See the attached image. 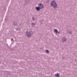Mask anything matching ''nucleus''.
<instances>
[{
	"instance_id": "1",
	"label": "nucleus",
	"mask_w": 77,
	"mask_h": 77,
	"mask_svg": "<svg viewBox=\"0 0 77 77\" xmlns=\"http://www.w3.org/2000/svg\"><path fill=\"white\" fill-rule=\"evenodd\" d=\"M51 5L54 8H56V7H57V4L54 1L51 2Z\"/></svg>"
},
{
	"instance_id": "2",
	"label": "nucleus",
	"mask_w": 77,
	"mask_h": 77,
	"mask_svg": "<svg viewBox=\"0 0 77 77\" xmlns=\"http://www.w3.org/2000/svg\"><path fill=\"white\" fill-rule=\"evenodd\" d=\"M32 32H26V35L28 36H31L32 35Z\"/></svg>"
},
{
	"instance_id": "3",
	"label": "nucleus",
	"mask_w": 77,
	"mask_h": 77,
	"mask_svg": "<svg viewBox=\"0 0 77 77\" xmlns=\"http://www.w3.org/2000/svg\"><path fill=\"white\" fill-rule=\"evenodd\" d=\"M38 6L40 9H42L43 8V5L42 4H40L38 5Z\"/></svg>"
},
{
	"instance_id": "4",
	"label": "nucleus",
	"mask_w": 77,
	"mask_h": 77,
	"mask_svg": "<svg viewBox=\"0 0 77 77\" xmlns=\"http://www.w3.org/2000/svg\"><path fill=\"white\" fill-rule=\"evenodd\" d=\"M54 31L56 33H58L59 34L60 33V32H58L57 30V29H55L54 30Z\"/></svg>"
},
{
	"instance_id": "5",
	"label": "nucleus",
	"mask_w": 77,
	"mask_h": 77,
	"mask_svg": "<svg viewBox=\"0 0 77 77\" xmlns=\"http://www.w3.org/2000/svg\"><path fill=\"white\" fill-rule=\"evenodd\" d=\"M36 9L37 11H39L40 10V9L41 8L39 7H36Z\"/></svg>"
},
{
	"instance_id": "6",
	"label": "nucleus",
	"mask_w": 77,
	"mask_h": 77,
	"mask_svg": "<svg viewBox=\"0 0 77 77\" xmlns=\"http://www.w3.org/2000/svg\"><path fill=\"white\" fill-rule=\"evenodd\" d=\"M62 40L63 41H66V39H65V38L64 37L62 39Z\"/></svg>"
},
{
	"instance_id": "7",
	"label": "nucleus",
	"mask_w": 77,
	"mask_h": 77,
	"mask_svg": "<svg viewBox=\"0 0 77 77\" xmlns=\"http://www.w3.org/2000/svg\"><path fill=\"white\" fill-rule=\"evenodd\" d=\"M55 75H56L57 77H59V74H55Z\"/></svg>"
},
{
	"instance_id": "8",
	"label": "nucleus",
	"mask_w": 77,
	"mask_h": 77,
	"mask_svg": "<svg viewBox=\"0 0 77 77\" xmlns=\"http://www.w3.org/2000/svg\"><path fill=\"white\" fill-rule=\"evenodd\" d=\"M46 51L47 53H49V51L48 50H46Z\"/></svg>"
},
{
	"instance_id": "9",
	"label": "nucleus",
	"mask_w": 77,
	"mask_h": 77,
	"mask_svg": "<svg viewBox=\"0 0 77 77\" xmlns=\"http://www.w3.org/2000/svg\"><path fill=\"white\" fill-rule=\"evenodd\" d=\"M32 25H34V24H35L33 23H32Z\"/></svg>"
},
{
	"instance_id": "10",
	"label": "nucleus",
	"mask_w": 77,
	"mask_h": 77,
	"mask_svg": "<svg viewBox=\"0 0 77 77\" xmlns=\"http://www.w3.org/2000/svg\"><path fill=\"white\" fill-rule=\"evenodd\" d=\"M33 20H34V18H33Z\"/></svg>"
}]
</instances>
